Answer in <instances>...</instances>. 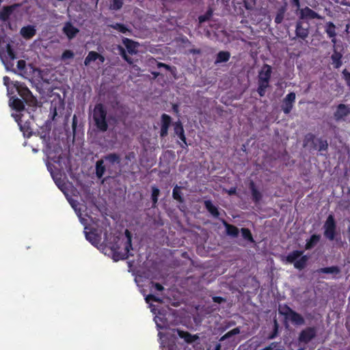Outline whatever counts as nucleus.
<instances>
[{"label":"nucleus","instance_id":"obj_58","mask_svg":"<svg viewBox=\"0 0 350 350\" xmlns=\"http://www.w3.org/2000/svg\"><path fill=\"white\" fill-rule=\"evenodd\" d=\"M236 193V189L235 188H231L229 191V194H235Z\"/></svg>","mask_w":350,"mask_h":350},{"label":"nucleus","instance_id":"obj_57","mask_svg":"<svg viewBox=\"0 0 350 350\" xmlns=\"http://www.w3.org/2000/svg\"><path fill=\"white\" fill-rule=\"evenodd\" d=\"M221 345L220 343L216 344L215 346L214 350H221Z\"/></svg>","mask_w":350,"mask_h":350},{"label":"nucleus","instance_id":"obj_23","mask_svg":"<svg viewBox=\"0 0 350 350\" xmlns=\"http://www.w3.org/2000/svg\"><path fill=\"white\" fill-rule=\"evenodd\" d=\"M204 204L207 211L214 217L217 218L219 216L218 208L213 204L211 200H205Z\"/></svg>","mask_w":350,"mask_h":350},{"label":"nucleus","instance_id":"obj_10","mask_svg":"<svg viewBox=\"0 0 350 350\" xmlns=\"http://www.w3.org/2000/svg\"><path fill=\"white\" fill-rule=\"evenodd\" d=\"M295 93L292 92L288 93L282 100L281 109L285 114H288L292 111L295 102Z\"/></svg>","mask_w":350,"mask_h":350},{"label":"nucleus","instance_id":"obj_2","mask_svg":"<svg viewBox=\"0 0 350 350\" xmlns=\"http://www.w3.org/2000/svg\"><path fill=\"white\" fill-rule=\"evenodd\" d=\"M92 120L96 129L100 132H106L109 129V116L106 107L101 103H96L92 110Z\"/></svg>","mask_w":350,"mask_h":350},{"label":"nucleus","instance_id":"obj_31","mask_svg":"<svg viewBox=\"0 0 350 350\" xmlns=\"http://www.w3.org/2000/svg\"><path fill=\"white\" fill-rule=\"evenodd\" d=\"M11 107L17 111H21L25 109L24 101L18 98H12Z\"/></svg>","mask_w":350,"mask_h":350},{"label":"nucleus","instance_id":"obj_41","mask_svg":"<svg viewBox=\"0 0 350 350\" xmlns=\"http://www.w3.org/2000/svg\"><path fill=\"white\" fill-rule=\"evenodd\" d=\"M160 193V190L155 186L152 187L151 199L153 205L154 206L158 202V197Z\"/></svg>","mask_w":350,"mask_h":350},{"label":"nucleus","instance_id":"obj_45","mask_svg":"<svg viewBox=\"0 0 350 350\" xmlns=\"http://www.w3.org/2000/svg\"><path fill=\"white\" fill-rule=\"evenodd\" d=\"M278 333V325L277 321L275 320V321H274V329H273V331L272 332V333H271V334L268 336L267 338H268L269 340H271V339L275 338L277 336Z\"/></svg>","mask_w":350,"mask_h":350},{"label":"nucleus","instance_id":"obj_44","mask_svg":"<svg viewBox=\"0 0 350 350\" xmlns=\"http://www.w3.org/2000/svg\"><path fill=\"white\" fill-rule=\"evenodd\" d=\"M212 14V10L211 9L208 10L204 15H202L199 17V22H205L206 21L210 20Z\"/></svg>","mask_w":350,"mask_h":350},{"label":"nucleus","instance_id":"obj_63","mask_svg":"<svg viewBox=\"0 0 350 350\" xmlns=\"http://www.w3.org/2000/svg\"><path fill=\"white\" fill-rule=\"evenodd\" d=\"M349 204L347 203H346V204L343 206V209L347 210L349 208Z\"/></svg>","mask_w":350,"mask_h":350},{"label":"nucleus","instance_id":"obj_15","mask_svg":"<svg viewBox=\"0 0 350 350\" xmlns=\"http://www.w3.org/2000/svg\"><path fill=\"white\" fill-rule=\"evenodd\" d=\"M315 135L312 133H308L305 135L303 140V146L308 148L309 150H314L313 146H316L317 139Z\"/></svg>","mask_w":350,"mask_h":350},{"label":"nucleus","instance_id":"obj_28","mask_svg":"<svg viewBox=\"0 0 350 350\" xmlns=\"http://www.w3.org/2000/svg\"><path fill=\"white\" fill-rule=\"evenodd\" d=\"M320 239H321V235L312 234L310 237V238L306 241L305 249L306 250L312 249L319 242Z\"/></svg>","mask_w":350,"mask_h":350},{"label":"nucleus","instance_id":"obj_12","mask_svg":"<svg viewBox=\"0 0 350 350\" xmlns=\"http://www.w3.org/2000/svg\"><path fill=\"white\" fill-rule=\"evenodd\" d=\"M350 115V105L339 104L334 113V117L336 121H343L345 118Z\"/></svg>","mask_w":350,"mask_h":350},{"label":"nucleus","instance_id":"obj_14","mask_svg":"<svg viewBox=\"0 0 350 350\" xmlns=\"http://www.w3.org/2000/svg\"><path fill=\"white\" fill-rule=\"evenodd\" d=\"M172 118L171 117L166 114L163 113L161 116V126L160 130V136L161 137H165L167 135L168 129L171 124Z\"/></svg>","mask_w":350,"mask_h":350},{"label":"nucleus","instance_id":"obj_18","mask_svg":"<svg viewBox=\"0 0 350 350\" xmlns=\"http://www.w3.org/2000/svg\"><path fill=\"white\" fill-rule=\"evenodd\" d=\"M309 23H296V36L305 39L308 36Z\"/></svg>","mask_w":350,"mask_h":350},{"label":"nucleus","instance_id":"obj_17","mask_svg":"<svg viewBox=\"0 0 350 350\" xmlns=\"http://www.w3.org/2000/svg\"><path fill=\"white\" fill-rule=\"evenodd\" d=\"M63 33L66 35L68 40H72L76 37L77 34L79 32V29L75 27L72 23H65L63 27Z\"/></svg>","mask_w":350,"mask_h":350},{"label":"nucleus","instance_id":"obj_22","mask_svg":"<svg viewBox=\"0 0 350 350\" xmlns=\"http://www.w3.org/2000/svg\"><path fill=\"white\" fill-rule=\"evenodd\" d=\"M122 43L126 48L128 52L130 54H135L137 53V49L136 48L138 46V43L136 42L133 41L131 39L124 38L122 39Z\"/></svg>","mask_w":350,"mask_h":350},{"label":"nucleus","instance_id":"obj_7","mask_svg":"<svg viewBox=\"0 0 350 350\" xmlns=\"http://www.w3.org/2000/svg\"><path fill=\"white\" fill-rule=\"evenodd\" d=\"M279 314L284 316L286 321H291L294 325L299 326L305 324V319L302 315L286 304L280 307Z\"/></svg>","mask_w":350,"mask_h":350},{"label":"nucleus","instance_id":"obj_25","mask_svg":"<svg viewBox=\"0 0 350 350\" xmlns=\"http://www.w3.org/2000/svg\"><path fill=\"white\" fill-rule=\"evenodd\" d=\"M230 58V53L228 51H219L216 56L215 61V64L226 63L229 61Z\"/></svg>","mask_w":350,"mask_h":350},{"label":"nucleus","instance_id":"obj_32","mask_svg":"<svg viewBox=\"0 0 350 350\" xmlns=\"http://www.w3.org/2000/svg\"><path fill=\"white\" fill-rule=\"evenodd\" d=\"M85 238L92 245H96V244L98 243V242L100 241V237L98 235V234L96 232V230H91L89 232H85Z\"/></svg>","mask_w":350,"mask_h":350},{"label":"nucleus","instance_id":"obj_46","mask_svg":"<svg viewBox=\"0 0 350 350\" xmlns=\"http://www.w3.org/2000/svg\"><path fill=\"white\" fill-rule=\"evenodd\" d=\"M146 301L147 303H149L150 301H155V302H159V303H161L162 302V300L161 298L154 295H152V294H149L148 295L146 298Z\"/></svg>","mask_w":350,"mask_h":350},{"label":"nucleus","instance_id":"obj_54","mask_svg":"<svg viewBox=\"0 0 350 350\" xmlns=\"http://www.w3.org/2000/svg\"><path fill=\"white\" fill-rule=\"evenodd\" d=\"M157 67L159 68H165L167 70H171V66H169V65H167L166 64L162 63V62H158L157 63Z\"/></svg>","mask_w":350,"mask_h":350},{"label":"nucleus","instance_id":"obj_6","mask_svg":"<svg viewBox=\"0 0 350 350\" xmlns=\"http://www.w3.org/2000/svg\"><path fill=\"white\" fill-rule=\"evenodd\" d=\"M302 250H293L285 257L287 263L293 264L294 267L299 270L304 269L309 260L308 255H303Z\"/></svg>","mask_w":350,"mask_h":350},{"label":"nucleus","instance_id":"obj_64","mask_svg":"<svg viewBox=\"0 0 350 350\" xmlns=\"http://www.w3.org/2000/svg\"><path fill=\"white\" fill-rule=\"evenodd\" d=\"M135 24L136 25H133V26H134L135 27H140V25H141L142 23H135Z\"/></svg>","mask_w":350,"mask_h":350},{"label":"nucleus","instance_id":"obj_37","mask_svg":"<svg viewBox=\"0 0 350 350\" xmlns=\"http://www.w3.org/2000/svg\"><path fill=\"white\" fill-rule=\"evenodd\" d=\"M328 25L326 28V32L329 37L332 38V42L335 44L336 42V40L335 38V36L336 35L335 29L336 27L334 25V23H327Z\"/></svg>","mask_w":350,"mask_h":350},{"label":"nucleus","instance_id":"obj_5","mask_svg":"<svg viewBox=\"0 0 350 350\" xmlns=\"http://www.w3.org/2000/svg\"><path fill=\"white\" fill-rule=\"evenodd\" d=\"M24 9L20 4L3 6L0 10V20L3 21H17L21 18Z\"/></svg>","mask_w":350,"mask_h":350},{"label":"nucleus","instance_id":"obj_60","mask_svg":"<svg viewBox=\"0 0 350 350\" xmlns=\"http://www.w3.org/2000/svg\"><path fill=\"white\" fill-rule=\"evenodd\" d=\"M152 75L154 76V78H157L159 75V72H152Z\"/></svg>","mask_w":350,"mask_h":350},{"label":"nucleus","instance_id":"obj_9","mask_svg":"<svg viewBox=\"0 0 350 350\" xmlns=\"http://www.w3.org/2000/svg\"><path fill=\"white\" fill-rule=\"evenodd\" d=\"M16 89L18 94L27 105L33 107L36 106L37 100L27 87L19 85L16 87Z\"/></svg>","mask_w":350,"mask_h":350},{"label":"nucleus","instance_id":"obj_24","mask_svg":"<svg viewBox=\"0 0 350 350\" xmlns=\"http://www.w3.org/2000/svg\"><path fill=\"white\" fill-rule=\"evenodd\" d=\"M317 145L313 146V150L322 152L323 151L327 152L328 150V142L326 139L323 137H318L317 139Z\"/></svg>","mask_w":350,"mask_h":350},{"label":"nucleus","instance_id":"obj_19","mask_svg":"<svg viewBox=\"0 0 350 350\" xmlns=\"http://www.w3.org/2000/svg\"><path fill=\"white\" fill-rule=\"evenodd\" d=\"M342 54L336 50V46L334 45V51L331 55V59L334 67L336 69L339 68L342 65Z\"/></svg>","mask_w":350,"mask_h":350},{"label":"nucleus","instance_id":"obj_34","mask_svg":"<svg viewBox=\"0 0 350 350\" xmlns=\"http://www.w3.org/2000/svg\"><path fill=\"white\" fill-rule=\"evenodd\" d=\"M110 27L114 28L115 29L118 30L120 32L130 36L131 35V31L126 27L123 23H113V25H110Z\"/></svg>","mask_w":350,"mask_h":350},{"label":"nucleus","instance_id":"obj_52","mask_svg":"<svg viewBox=\"0 0 350 350\" xmlns=\"http://www.w3.org/2000/svg\"><path fill=\"white\" fill-rule=\"evenodd\" d=\"M212 299L215 303H217V304H221V303L226 301L225 298L219 297V296H214V297H213Z\"/></svg>","mask_w":350,"mask_h":350},{"label":"nucleus","instance_id":"obj_3","mask_svg":"<svg viewBox=\"0 0 350 350\" xmlns=\"http://www.w3.org/2000/svg\"><path fill=\"white\" fill-rule=\"evenodd\" d=\"M11 29V23H0V49L5 52L6 61H13L16 59V55L10 44V39L5 33V29Z\"/></svg>","mask_w":350,"mask_h":350},{"label":"nucleus","instance_id":"obj_42","mask_svg":"<svg viewBox=\"0 0 350 350\" xmlns=\"http://www.w3.org/2000/svg\"><path fill=\"white\" fill-rule=\"evenodd\" d=\"M122 0H111L110 8L113 10H117L122 8Z\"/></svg>","mask_w":350,"mask_h":350},{"label":"nucleus","instance_id":"obj_48","mask_svg":"<svg viewBox=\"0 0 350 350\" xmlns=\"http://www.w3.org/2000/svg\"><path fill=\"white\" fill-rule=\"evenodd\" d=\"M120 51L122 58L129 64H132L131 58L126 55L125 50L121 46H120Z\"/></svg>","mask_w":350,"mask_h":350},{"label":"nucleus","instance_id":"obj_36","mask_svg":"<svg viewBox=\"0 0 350 350\" xmlns=\"http://www.w3.org/2000/svg\"><path fill=\"white\" fill-rule=\"evenodd\" d=\"M105 161H109L111 164L120 163L121 159L119 154L117 153H110L104 157Z\"/></svg>","mask_w":350,"mask_h":350},{"label":"nucleus","instance_id":"obj_29","mask_svg":"<svg viewBox=\"0 0 350 350\" xmlns=\"http://www.w3.org/2000/svg\"><path fill=\"white\" fill-rule=\"evenodd\" d=\"M223 222L224 225L226 227L227 234L232 236L233 237H237L239 235V230L237 226L232 224H230L224 220Z\"/></svg>","mask_w":350,"mask_h":350},{"label":"nucleus","instance_id":"obj_33","mask_svg":"<svg viewBox=\"0 0 350 350\" xmlns=\"http://www.w3.org/2000/svg\"><path fill=\"white\" fill-rule=\"evenodd\" d=\"M180 190L181 187L176 185L172 191V197L175 200L178 201L180 203H183L184 202V198L183 197V194Z\"/></svg>","mask_w":350,"mask_h":350},{"label":"nucleus","instance_id":"obj_8","mask_svg":"<svg viewBox=\"0 0 350 350\" xmlns=\"http://www.w3.org/2000/svg\"><path fill=\"white\" fill-rule=\"evenodd\" d=\"M324 236L329 241H333L336 234V222L333 215L327 216L324 226Z\"/></svg>","mask_w":350,"mask_h":350},{"label":"nucleus","instance_id":"obj_40","mask_svg":"<svg viewBox=\"0 0 350 350\" xmlns=\"http://www.w3.org/2000/svg\"><path fill=\"white\" fill-rule=\"evenodd\" d=\"M241 232L243 238L245 240H246L250 243H254V239L252 232L249 228H242L241 229Z\"/></svg>","mask_w":350,"mask_h":350},{"label":"nucleus","instance_id":"obj_49","mask_svg":"<svg viewBox=\"0 0 350 350\" xmlns=\"http://www.w3.org/2000/svg\"><path fill=\"white\" fill-rule=\"evenodd\" d=\"M280 342H273L269 346L261 349L260 350H275L279 347Z\"/></svg>","mask_w":350,"mask_h":350},{"label":"nucleus","instance_id":"obj_35","mask_svg":"<svg viewBox=\"0 0 350 350\" xmlns=\"http://www.w3.org/2000/svg\"><path fill=\"white\" fill-rule=\"evenodd\" d=\"M318 272L322 273L338 274L340 272V269L338 266H332L321 268L318 270Z\"/></svg>","mask_w":350,"mask_h":350},{"label":"nucleus","instance_id":"obj_55","mask_svg":"<svg viewBox=\"0 0 350 350\" xmlns=\"http://www.w3.org/2000/svg\"><path fill=\"white\" fill-rule=\"evenodd\" d=\"M189 53L192 54H200L201 51L199 49H192L189 50Z\"/></svg>","mask_w":350,"mask_h":350},{"label":"nucleus","instance_id":"obj_38","mask_svg":"<svg viewBox=\"0 0 350 350\" xmlns=\"http://www.w3.org/2000/svg\"><path fill=\"white\" fill-rule=\"evenodd\" d=\"M99 57V53L96 51H90L87 57L85 58L84 64L85 66H88L92 62H94L98 59Z\"/></svg>","mask_w":350,"mask_h":350},{"label":"nucleus","instance_id":"obj_13","mask_svg":"<svg viewBox=\"0 0 350 350\" xmlns=\"http://www.w3.org/2000/svg\"><path fill=\"white\" fill-rule=\"evenodd\" d=\"M174 131L175 135H176L183 142V144H180V146L183 148L187 147L188 144L185 135L184 128L180 121L175 122L174 126Z\"/></svg>","mask_w":350,"mask_h":350},{"label":"nucleus","instance_id":"obj_11","mask_svg":"<svg viewBox=\"0 0 350 350\" xmlns=\"http://www.w3.org/2000/svg\"><path fill=\"white\" fill-rule=\"evenodd\" d=\"M317 336V329L314 327H308L303 329L299 335V341L308 344Z\"/></svg>","mask_w":350,"mask_h":350},{"label":"nucleus","instance_id":"obj_39","mask_svg":"<svg viewBox=\"0 0 350 350\" xmlns=\"http://www.w3.org/2000/svg\"><path fill=\"white\" fill-rule=\"evenodd\" d=\"M240 332H241L240 327H237L231 329L230 331L228 332L224 335H223L220 338L219 341H224V340L232 337L233 336L240 334Z\"/></svg>","mask_w":350,"mask_h":350},{"label":"nucleus","instance_id":"obj_30","mask_svg":"<svg viewBox=\"0 0 350 350\" xmlns=\"http://www.w3.org/2000/svg\"><path fill=\"white\" fill-rule=\"evenodd\" d=\"M106 168L104 165V160L100 159L96 161V175L98 178H101L105 172Z\"/></svg>","mask_w":350,"mask_h":350},{"label":"nucleus","instance_id":"obj_59","mask_svg":"<svg viewBox=\"0 0 350 350\" xmlns=\"http://www.w3.org/2000/svg\"><path fill=\"white\" fill-rule=\"evenodd\" d=\"M98 59H99L103 63L105 61V57L102 55L99 54Z\"/></svg>","mask_w":350,"mask_h":350},{"label":"nucleus","instance_id":"obj_21","mask_svg":"<svg viewBox=\"0 0 350 350\" xmlns=\"http://www.w3.org/2000/svg\"><path fill=\"white\" fill-rule=\"evenodd\" d=\"M36 33V29L34 26L27 25L26 27H23L21 29V36L26 40L31 39L33 38Z\"/></svg>","mask_w":350,"mask_h":350},{"label":"nucleus","instance_id":"obj_20","mask_svg":"<svg viewBox=\"0 0 350 350\" xmlns=\"http://www.w3.org/2000/svg\"><path fill=\"white\" fill-rule=\"evenodd\" d=\"M177 334L180 338L184 339L188 344H191L199 338L197 335H193L187 331L180 329H177Z\"/></svg>","mask_w":350,"mask_h":350},{"label":"nucleus","instance_id":"obj_27","mask_svg":"<svg viewBox=\"0 0 350 350\" xmlns=\"http://www.w3.org/2000/svg\"><path fill=\"white\" fill-rule=\"evenodd\" d=\"M301 16L303 19H319L318 14L308 8L301 10Z\"/></svg>","mask_w":350,"mask_h":350},{"label":"nucleus","instance_id":"obj_51","mask_svg":"<svg viewBox=\"0 0 350 350\" xmlns=\"http://www.w3.org/2000/svg\"><path fill=\"white\" fill-rule=\"evenodd\" d=\"M151 284L156 291H162L164 289V287L159 283L152 282Z\"/></svg>","mask_w":350,"mask_h":350},{"label":"nucleus","instance_id":"obj_16","mask_svg":"<svg viewBox=\"0 0 350 350\" xmlns=\"http://www.w3.org/2000/svg\"><path fill=\"white\" fill-rule=\"evenodd\" d=\"M249 189L252 194V200L255 204H258L262 198V194L256 188V184L253 180L249 183Z\"/></svg>","mask_w":350,"mask_h":350},{"label":"nucleus","instance_id":"obj_53","mask_svg":"<svg viewBox=\"0 0 350 350\" xmlns=\"http://www.w3.org/2000/svg\"><path fill=\"white\" fill-rule=\"evenodd\" d=\"M77 126V116L75 114L72 117V128L74 132H75Z\"/></svg>","mask_w":350,"mask_h":350},{"label":"nucleus","instance_id":"obj_47","mask_svg":"<svg viewBox=\"0 0 350 350\" xmlns=\"http://www.w3.org/2000/svg\"><path fill=\"white\" fill-rule=\"evenodd\" d=\"M120 51L122 58L129 64H132L131 58L126 55L125 50L121 46H120Z\"/></svg>","mask_w":350,"mask_h":350},{"label":"nucleus","instance_id":"obj_43","mask_svg":"<svg viewBox=\"0 0 350 350\" xmlns=\"http://www.w3.org/2000/svg\"><path fill=\"white\" fill-rule=\"evenodd\" d=\"M74 56L75 54L72 51L66 50L62 53L61 58L62 60H66L68 59H72L74 57Z\"/></svg>","mask_w":350,"mask_h":350},{"label":"nucleus","instance_id":"obj_4","mask_svg":"<svg viewBox=\"0 0 350 350\" xmlns=\"http://www.w3.org/2000/svg\"><path fill=\"white\" fill-rule=\"evenodd\" d=\"M271 73V66L267 64H263L258 75L257 92L260 96H265L266 90L269 86Z\"/></svg>","mask_w":350,"mask_h":350},{"label":"nucleus","instance_id":"obj_1","mask_svg":"<svg viewBox=\"0 0 350 350\" xmlns=\"http://www.w3.org/2000/svg\"><path fill=\"white\" fill-rule=\"evenodd\" d=\"M125 239L121 240L119 237L114 238V243H111L110 249L112 252L113 259L115 261L120 260H126L130 256V251L133 250L132 246V234L131 232L126 229Z\"/></svg>","mask_w":350,"mask_h":350},{"label":"nucleus","instance_id":"obj_50","mask_svg":"<svg viewBox=\"0 0 350 350\" xmlns=\"http://www.w3.org/2000/svg\"><path fill=\"white\" fill-rule=\"evenodd\" d=\"M26 66V62L25 60L21 59L17 62V68L19 70H24Z\"/></svg>","mask_w":350,"mask_h":350},{"label":"nucleus","instance_id":"obj_61","mask_svg":"<svg viewBox=\"0 0 350 350\" xmlns=\"http://www.w3.org/2000/svg\"><path fill=\"white\" fill-rule=\"evenodd\" d=\"M57 115V111H56V109H54V111H53V120L55 119V117Z\"/></svg>","mask_w":350,"mask_h":350},{"label":"nucleus","instance_id":"obj_62","mask_svg":"<svg viewBox=\"0 0 350 350\" xmlns=\"http://www.w3.org/2000/svg\"><path fill=\"white\" fill-rule=\"evenodd\" d=\"M16 121H17L18 125L21 126V129H22L23 127H22V125H21V120L20 119H18V120H16Z\"/></svg>","mask_w":350,"mask_h":350},{"label":"nucleus","instance_id":"obj_26","mask_svg":"<svg viewBox=\"0 0 350 350\" xmlns=\"http://www.w3.org/2000/svg\"><path fill=\"white\" fill-rule=\"evenodd\" d=\"M301 16L303 19H319L318 14L308 8L301 10Z\"/></svg>","mask_w":350,"mask_h":350},{"label":"nucleus","instance_id":"obj_56","mask_svg":"<svg viewBox=\"0 0 350 350\" xmlns=\"http://www.w3.org/2000/svg\"><path fill=\"white\" fill-rule=\"evenodd\" d=\"M10 81V78L8 76L3 77V82L5 85H8Z\"/></svg>","mask_w":350,"mask_h":350}]
</instances>
